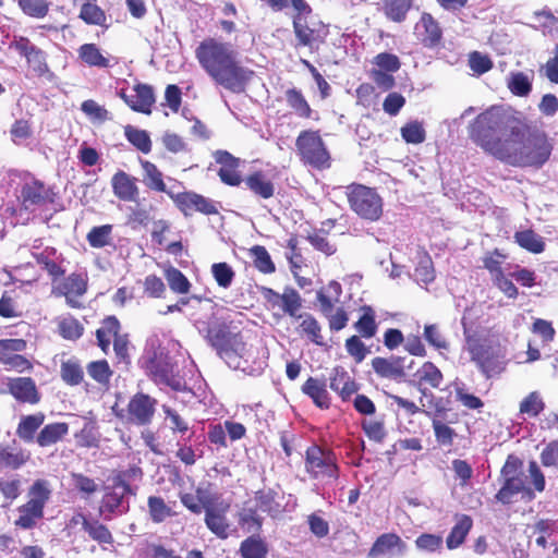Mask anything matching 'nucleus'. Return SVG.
Returning a JSON list of instances; mask_svg holds the SVG:
<instances>
[{"label": "nucleus", "instance_id": "30", "mask_svg": "<svg viewBox=\"0 0 558 558\" xmlns=\"http://www.w3.org/2000/svg\"><path fill=\"white\" fill-rule=\"evenodd\" d=\"M134 95H131L130 109L149 116L156 102L155 92L151 85L136 83L133 86Z\"/></svg>", "mask_w": 558, "mask_h": 558}, {"label": "nucleus", "instance_id": "23", "mask_svg": "<svg viewBox=\"0 0 558 558\" xmlns=\"http://www.w3.org/2000/svg\"><path fill=\"white\" fill-rule=\"evenodd\" d=\"M316 300L319 304V311L328 319L329 328L331 330L339 331L347 326L349 320L347 312L343 307H338L333 312V301L324 290L317 291Z\"/></svg>", "mask_w": 558, "mask_h": 558}, {"label": "nucleus", "instance_id": "6", "mask_svg": "<svg viewBox=\"0 0 558 558\" xmlns=\"http://www.w3.org/2000/svg\"><path fill=\"white\" fill-rule=\"evenodd\" d=\"M50 483L37 478L27 489V500L17 507L14 526L21 530H33L45 517V508L51 498Z\"/></svg>", "mask_w": 558, "mask_h": 558}, {"label": "nucleus", "instance_id": "43", "mask_svg": "<svg viewBox=\"0 0 558 558\" xmlns=\"http://www.w3.org/2000/svg\"><path fill=\"white\" fill-rule=\"evenodd\" d=\"M141 167L144 172V182L146 186L155 192L167 193L163 174L158 167L149 160H141Z\"/></svg>", "mask_w": 558, "mask_h": 558}, {"label": "nucleus", "instance_id": "35", "mask_svg": "<svg viewBox=\"0 0 558 558\" xmlns=\"http://www.w3.org/2000/svg\"><path fill=\"white\" fill-rule=\"evenodd\" d=\"M473 526V520L468 514L457 517V521L446 538L448 549L460 547Z\"/></svg>", "mask_w": 558, "mask_h": 558}, {"label": "nucleus", "instance_id": "36", "mask_svg": "<svg viewBox=\"0 0 558 558\" xmlns=\"http://www.w3.org/2000/svg\"><path fill=\"white\" fill-rule=\"evenodd\" d=\"M360 313L359 319L354 323L355 330L362 338L371 339L375 337L378 329L375 310L371 305H362Z\"/></svg>", "mask_w": 558, "mask_h": 558}, {"label": "nucleus", "instance_id": "3", "mask_svg": "<svg viewBox=\"0 0 558 558\" xmlns=\"http://www.w3.org/2000/svg\"><path fill=\"white\" fill-rule=\"evenodd\" d=\"M243 322L231 317H210L202 335L207 344L230 367L238 368L241 359L247 353L243 336Z\"/></svg>", "mask_w": 558, "mask_h": 558}, {"label": "nucleus", "instance_id": "20", "mask_svg": "<svg viewBox=\"0 0 558 558\" xmlns=\"http://www.w3.org/2000/svg\"><path fill=\"white\" fill-rule=\"evenodd\" d=\"M113 195L121 202L135 203L140 197L138 179L124 170H118L110 180Z\"/></svg>", "mask_w": 558, "mask_h": 558}, {"label": "nucleus", "instance_id": "48", "mask_svg": "<svg viewBox=\"0 0 558 558\" xmlns=\"http://www.w3.org/2000/svg\"><path fill=\"white\" fill-rule=\"evenodd\" d=\"M61 379L69 386H78L84 379V371L75 359L63 361L60 365Z\"/></svg>", "mask_w": 558, "mask_h": 558}, {"label": "nucleus", "instance_id": "32", "mask_svg": "<svg viewBox=\"0 0 558 558\" xmlns=\"http://www.w3.org/2000/svg\"><path fill=\"white\" fill-rule=\"evenodd\" d=\"M120 331L121 324L116 316L109 315L101 320L100 327L96 329L95 333L97 345L105 354L109 353L111 342L121 333Z\"/></svg>", "mask_w": 558, "mask_h": 558}, {"label": "nucleus", "instance_id": "34", "mask_svg": "<svg viewBox=\"0 0 558 558\" xmlns=\"http://www.w3.org/2000/svg\"><path fill=\"white\" fill-rule=\"evenodd\" d=\"M70 426L65 422L46 424L37 434L36 444L41 447H50L63 440L69 434Z\"/></svg>", "mask_w": 558, "mask_h": 558}, {"label": "nucleus", "instance_id": "52", "mask_svg": "<svg viewBox=\"0 0 558 558\" xmlns=\"http://www.w3.org/2000/svg\"><path fill=\"white\" fill-rule=\"evenodd\" d=\"M15 2L26 16L33 19L46 17L50 9L48 0H15Z\"/></svg>", "mask_w": 558, "mask_h": 558}, {"label": "nucleus", "instance_id": "8", "mask_svg": "<svg viewBox=\"0 0 558 558\" xmlns=\"http://www.w3.org/2000/svg\"><path fill=\"white\" fill-rule=\"evenodd\" d=\"M474 316L475 307L471 306L465 308L461 319L466 350L471 361L476 364L477 368L485 377L489 378L492 374L497 371V360L492 348L485 344L478 337L471 333Z\"/></svg>", "mask_w": 558, "mask_h": 558}, {"label": "nucleus", "instance_id": "55", "mask_svg": "<svg viewBox=\"0 0 558 558\" xmlns=\"http://www.w3.org/2000/svg\"><path fill=\"white\" fill-rule=\"evenodd\" d=\"M507 87L512 95L526 97L532 92V82L523 72H513L508 78Z\"/></svg>", "mask_w": 558, "mask_h": 558}, {"label": "nucleus", "instance_id": "45", "mask_svg": "<svg viewBox=\"0 0 558 558\" xmlns=\"http://www.w3.org/2000/svg\"><path fill=\"white\" fill-rule=\"evenodd\" d=\"M300 319H302V322L299 325L301 332L305 335L307 339L311 342L315 343L316 345H326L319 322L311 314H304Z\"/></svg>", "mask_w": 558, "mask_h": 558}, {"label": "nucleus", "instance_id": "15", "mask_svg": "<svg viewBox=\"0 0 558 558\" xmlns=\"http://www.w3.org/2000/svg\"><path fill=\"white\" fill-rule=\"evenodd\" d=\"M134 494L131 485L122 487L117 482H112L111 485L106 486L104 489L99 505V514L102 515L105 520H111L113 515L126 512L129 506L123 508L124 498L128 495Z\"/></svg>", "mask_w": 558, "mask_h": 558}, {"label": "nucleus", "instance_id": "53", "mask_svg": "<svg viewBox=\"0 0 558 558\" xmlns=\"http://www.w3.org/2000/svg\"><path fill=\"white\" fill-rule=\"evenodd\" d=\"M454 398L457 402L468 410L481 411L484 408V401L474 393H471L463 383L456 384Z\"/></svg>", "mask_w": 558, "mask_h": 558}, {"label": "nucleus", "instance_id": "5", "mask_svg": "<svg viewBox=\"0 0 558 558\" xmlns=\"http://www.w3.org/2000/svg\"><path fill=\"white\" fill-rule=\"evenodd\" d=\"M291 5L296 11L292 19L295 47H307L311 51H317L326 43L329 35L328 26L322 21L306 17L312 13V8L305 0H291Z\"/></svg>", "mask_w": 558, "mask_h": 558}, {"label": "nucleus", "instance_id": "49", "mask_svg": "<svg viewBox=\"0 0 558 558\" xmlns=\"http://www.w3.org/2000/svg\"><path fill=\"white\" fill-rule=\"evenodd\" d=\"M78 57L89 66L109 68L110 61L102 56L95 44H84L78 48Z\"/></svg>", "mask_w": 558, "mask_h": 558}, {"label": "nucleus", "instance_id": "10", "mask_svg": "<svg viewBox=\"0 0 558 558\" xmlns=\"http://www.w3.org/2000/svg\"><path fill=\"white\" fill-rule=\"evenodd\" d=\"M349 206L360 218L377 221L383 215V198L376 189L361 183H351L345 187Z\"/></svg>", "mask_w": 558, "mask_h": 558}, {"label": "nucleus", "instance_id": "1", "mask_svg": "<svg viewBox=\"0 0 558 558\" xmlns=\"http://www.w3.org/2000/svg\"><path fill=\"white\" fill-rule=\"evenodd\" d=\"M468 134L484 153L518 168H542L554 149L544 130L530 126L521 112L497 105L477 114Z\"/></svg>", "mask_w": 558, "mask_h": 558}, {"label": "nucleus", "instance_id": "21", "mask_svg": "<svg viewBox=\"0 0 558 558\" xmlns=\"http://www.w3.org/2000/svg\"><path fill=\"white\" fill-rule=\"evenodd\" d=\"M9 395L23 404L36 405L41 400V393L32 377H12L9 383Z\"/></svg>", "mask_w": 558, "mask_h": 558}, {"label": "nucleus", "instance_id": "47", "mask_svg": "<svg viewBox=\"0 0 558 558\" xmlns=\"http://www.w3.org/2000/svg\"><path fill=\"white\" fill-rule=\"evenodd\" d=\"M514 240L519 246L534 254H539L545 250V242L532 229L517 231L514 233Z\"/></svg>", "mask_w": 558, "mask_h": 558}, {"label": "nucleus", "instance_id": "18", "mask_svg": "<svg viewBox=\"0 0 558 558\" xmlns=\"http://www.w3.org/2000/svg\"><path fill=\"white\" fill-rule=\"evenodd\" d=\"M12 46L26 59L28 66L38 76H44L49 72L45 51L33 45L27 37L21 36L15 38Z\"/></svg>", "mask_w": 558, "mask_h": 558}, {"label": "nucleus", "instance_id": "62", "mask_svg": "<svg viewBox=\"0 0 558 558\" xmlns=\"http://www.w3.org/2000/svg\"><path fill=\"white\" fill-rule=\"evenodd\" d=\"M0 494L8 502H13L22 494V482L16 476L0 478Z\"/></svg>", "mask_w": 558, "mask_h": 558}, {"label": "nucleus", "instance_id": "11", "mask_svg": "<svg viewBox=\"0 0 558 558\" xmlns=\"http://www.w3.org/2000/svg\"><path fill=\"white\" fill-rule=\"evenodd\" d=\"M145 369L157 385H165L174 391L185 389V381L180 376L177 364L167 353L154 351L145 360Z\"/></svg>", "mask_w": 558, "mask_h": 558}, {"label": "nucleus", "instance_id": "14", "mask_svg": "<svg viewBox=\"0 0 558 558\" xmlns=\"http://www.w3.org/2000/svg\"><path fill=\"white\" fill-rule=\"evenodd\" d=\"M88 289V277L83 272H72L62 281L52 286V293L56 296H63L71 308H82L83 303L78 301Z\"/></svg>", "mask_w": 558, "mask_h": 558}, {"label": "nucleus", "instance_id": "19", "mask_svg": "<svg viewBox=\"0 0 558 558\" xmlns=\"http://www.w3.org/2000/svg\"><path fill=\"white\" fill-rule=\"evenodd\" d=\"M415 35L425 48H437L441 45L444 33L439 22L428 12H423L415 24Z\"/></svg>", "mask_w": 558, "mask_h": 558}, {"label": "nucleus", "instance_id": "61", "mask_svg": "<svg viewBox=\"0 0 558 558\" xmlns=\"http://www.w3.org/2000/svg\"><path fill=\"white\" fill-rule=\"evenodd\" d=\"M26 348L27 342L24 339H0V364L5 365L12 356Z\"/></svg>", "mask_w": 558, "mask_h": 558}, {"label": "nucleus", "instance_id": "60", "mask_svg": "<svg viewBox=\"0 0 558 558\" xmlns=\"http://www.w3.org/2000/svg\"><path fill=\"white\" fill-rule=\"evenodd\" d=\"M80 19L88 25H105L107 16L105 11L95 2H86L82 5L80 11Z\"/></svg>", "mask_w": 558, "mask_h": 558}, {"label": "nucleus", "instance_id": "39", "mask_svg": "<svg viewBox=\"0 0 558 558\" xmlns=\"http://www.w3.org/2000/svg\"><path fill=\"white\" fill-rule=\"evenodd\" d=\"M56 253V248L46 247L41 253L35 254L34 256L37 265H39L41 269L47 271V274L51 277L52 286L65 274V269L61 266V264L51 258V256Z\"/></svg>", "mask_w": 558, "mask_h": 558}, {"label": "nucleus", "instance_id": "54", "mask_svg": "<svg viewBox=\"0 0 558 558\" xmlns=\"http://www.w3.org/2000/svg\"><path fill=\"white\" fill-rule=\"evenodd\" d=\"M148 512L154 523H161L167 518L172 517L171 508L159 496H149L147 499Z\"/></svg>", "mask_w": 558, "mask_h": 558}, {"label": "nucleus", "instance_id": "64", "mask_svg": "<svg viewBox=\"0 0 558 558\" xmlns=\"http://www.w3.org/2000/svg\"><path fill=\"white\" fill-rule=\"evenodd\" d=\"M70 478L73 487L85 496H90L98 490V484L94 478L77 472H72Z\"/></svg>", "mask_w": 558, "mask_h": 558}, {"label": "nucleus", "instance_id": "37", "mask_svg": "<svg viewBox=\"0 0 558 558\" xmlns=\"http://www.w3.org/2000/svg\"><path fill=\"white\" fill-rule=\"evenodd\" d=\"M84 330V325L71 314L57 319L58 335L64 340L76 341L83 336Z\"/></svg>", "mask_w": 558, "mask_h": 558}, {"label": "nucleus", "instance_id": "42", "mask_svg": "<svg viewBox=\"0 0 558 558\" xmlns=\"http://www.w3.org/2000/svg\"><path fill=\"white\" fill-rule=\"evenodd\" d=\"M239 553L242 558H267V543L259 535H251L240 544Z\"/></svg>", "mask_w": 558, "mask_h": 558}, {"label": "nucleus", "instance_id": "46", "mask_svg": "<svg viewBox=\"0 0 558 558\" xmlns=\"http://www.w3.org/2000/svg\"><path fill=\"white\" fill-rule=\"evenodd\" d=\"M124 136L130 144L143 154L151 151L153 143L147 131L140 130L133 125L124 126Z\"/></svg>", "mask_w": 558, "mask_h": 558}, {"label": "nucleus", "instance_id": "4", "mask_svg": "<svg viewBox=\"0 0 558 558\" xmlns=\"http://www.w3.org/2000/svg\"><path fill=\"white\" fill-rule=\"evenodd\" d=\"M523 461L515 454H508L505 464L500 470L504 483L495 495L497 501L502 505H510L517 494H523L529 500L535 498V493L545 490V475L535 461L529 463V474L533 488L527 487L524 481Z\"/></svg>", "mask_w": 558, "mask_h": 558}, {"label": "nucleus", "instance_id": "9", "mask_svg": "<svg viewBox=\"0 0 558 558\" xmlns=\"http://www.w3.org/2000/svg\"><path fill=\"white\" fill-rule=\"evenodd\" d=\"M295 148L300 160L316 170L331 167V155L322 138L319 130H303L295 140Z\"/></svg>", "mask_w": 558, "mask_h": 558}, {"label": "nucleus", "instance_id": "12", "mask_svg": "<svg viewBox=\"0 0 558 558\" xmlns=\"http://www.w3.org/2000/svg\"><path fill=\"white\" fill-rule=\"evenodd\" d=\"M259 293L271 310H278L282 315L292 319H300V311L303 306V299L293 287H286L282 293H278L269 287H260Z\"/></svg>", "mask_w": 558, "mask_h": 558}, {"label": "nucleus", "instance_id": "59", "mask_svg": "<svg viewBox=\"0 0 558 558\" xmlns=\"http://www.w3.org/2000/svg\"><path fill=\"white\" fill-rule=\"evenodd\" d=\"M210 271L216 283L223 289H228L235 277L233 268L226 262L214 263Z\"/></svg>", "mask_w": 558, "mask_h": 558}, {"label": "nucleus", "instance_id": "17", "mask_svg": "<svg viewBox=\"0 0 558 558\" xmlns=\"http://www.w3.org/2000/svg\"><path fill=\"white\" fill-rule=\"evenodd\" d=\"M21 199L25 209L43 207L54 203L56 193L52 187L47 186L43 181L34 179L23 184Z\"/></svg>", "mask_w": 558, "mask_h": 558}, {"label": "nucleus", "instance_id": "25", "mask_svg": "<svg viewBox=\"0 0 558 558\" xmlns=\"http://www.w3.org/2000/svg\"><path fill=\"white\" fill-rule=\"evenodd\" d=\"M301 391L308 397L317 408L323 410L330 408L331 398L324 378L310 376L301 386Z\"/></svg>", "mask_w": 558, "mask_h": 558}, {"label": "nucleus", "instance_id": "28", "mask_svg": "<svg viewBox=\"0 0 558 558\" xmlns=\"http://www.w3.org/2000/svg\"><path fill=\"white\" fill-rule=\"evenodd\" d=\"M45 418L46 415L41 411L22 415L15 429L19 439L25 444L36 442L38 430L43 426Z\"/></svg>", "mask_w": 558, "mask_h": 558}, {"label": "nucleus", "instance_id": "31", "mask_svg": "<svg viewBox=\"0 0 558 558\" xmlns=\"http://www.w3.org/2000/svg\"><path fill=\"white\" fill-rule=\"evenodd\" d=\"M372 367L377 376L388 379H401L405 376L403 361L401 357L376 356L372 360Z\"/></svg>", "mask_w": 558, "mask_h": 558}, {"label": "nucleus", "instance_id": "26", "mask_svg": "<svg viewBox=\"0 0 558 558\" xmlns=\"http://www.w3.org/2000/svg\"><path fill=\"white\" fill-rule=\"evenodd\" d=\"M393 550L398 555H403L407 550V544L396 533H384L374 542L368 551V558H378L384 555H392Z\"/></svg>", "mask_w": 558, "mask_h": 558}, {"label": "nucleus", "instance_id": "50", "mask_svg": "<svg viewBox=\"0 0 558 558\" xmlns=\"http://www.w3.org/2000/svg\"><path fill=\"white\" fill-rule=\"evenodd\" d=\"M250 255L253 257L254 267L262 274L269 275L276 271L275 263L270 254L263 245H254L250 248Z\"/></svg>", "mask_w": 558, "mask_h": 558}, {"label": "nucleus", "instance_id": "63", "mask_svg": "<svg viewBox=\"0 0 558 558\" xmlns=\"http://www.w3.org/2000/svg\"><path fill=\"white\" fill-rule=\"evenodd\" d=\"M423 335L428 344L432 345L434 349L438 351L449 350V342L442 335L438 325H425Z\"/></svg>", "mask_w": 558, "mask_h": 558}, {"label": "nucleus", "instance_id": "2", "mask_svg": "<svg viewBox=\"0 0 558 558\" xmlns=\"http://www.w3.org/2000/svg\"><path fill=\"white\" fill-rule=\"evenodd\" d=\"M195 58L213 82L233 94H242L255 75L238 59V52L228 43L207 37L195 49Z\"/></svg>", "mask_w": 558, "mask_h": 558}, {"label": "nucleus", "instance_id": "51", "mask_svg": "<svg viewBox=\"0 0 558 558\" xmlns=\"http://www.w3.org/2000/svg\"><path fill=\"white\" fill-rule=\"evenodd\" d=\"M165 277L169 288L178 294H186L191 290V282L186 276L173 266L165 269Z\"/></svg>", "mask_w": 558, "mask_h": 558}, {"label": "nucleus", "instance_id": "27", "mask_svg": "<svg viewBox=\"0 0 558 558\" xmlns=\"http://www.w3.org/2000/svg\"><path fill=\"white\" fill-rule=\"evenodd\" d=\"M243 182L246 189L257 198L269 199L275 195V184L262 170L247 174Z\"/></svg>", "mask_w": 558, "mask_h": 558}, {"label": "nucleus", "instance_id": "57", "mask_svg": "<svg viewBox=\"0 0 558 558\" xmlns=\"http://www.w3.org/2000/svg\"><path fill=\"white\" fill-rule=\"evenodd\" d=\"M86 369L88 375L101 386H108L113 374L106 360L93 361L87 364Z\"/></svg>", "mask_w": 558, "mask_h": 558}, {"label": "nucleus", "instance_id": "38", "mask_svg": "<svg viewBox=\"0 0 558 558\" xmlns=\"http://www.w3.org/2000/svg\"><path fill=\"white\" fill-rule=\"evenodd\" d=\"M413 5V0H383L381 10L387 20L403 23Z\"/></svg>", "mask_w": 558, "mask_h": 558}, {"label": "nucleus", "instance_id": "22", "mask_svg": "<svg viewBox=\"0 0 558 558\" xmlns=\"http://www.w3.org/2000/svg\"><path fill=\"white\" fill-rule=\"evenodd\" d=\"M214 157L216 162L220 165L218 177L221 182L229 186H239L243 182V178L239 171L241 163L240 158L234 157L227 150H217Z\"/></svg>", "mask_w": 558, "mask_h": 558}, {"label": "nucleus", "instance_id": "41", "mask_svg": "<svg viewBox=\"0 0 558 558\" xmlns=\"http://www.w3.org/2000/svg\"><path fill=\"white\" fill-rule=\"evenodd\" d=\"M329 387L331 390L338 392L343 401L349 400L359 389L356 383L345 371H336L335 375L330 377Z\"/></svg>", "mask_w": 558, "mask_h": 558}, {"label": "nucleus", "instance_id": "56", "mask_svg": "<svg viewBox=\"0 0 558 558\" xmlns=\"http://www.w3.org/2000/svg\"><path fill=\"white\" fill-rule=\"evenodd\" d=\"M111 225L93 227L86 235L88 244L94 248H102L111 243Z\"/></svg>", "mask_w": 558, "mask_h": 558}, {"label": "nucleus", "instance_id": "33", "mask_svg": "<svg viewBox=\"0 0 558 558\" xmlns=\"http://www.w3.org/2000/svg\"><path fill=\"white\" fill-rule=\"evenodd\" d=\"M31 459L29 452L23 448L0 445V471H17Z\"/></svg>", "mask_w": 558, "mask_h": 558}, {"label": "nucleus", "instance_id": "58", "mask_svg": "<svg viewBox=\"0 0 558 558\" xmlns=\"http://www.w3.org/2000/svg\"><path fill=\"white\" fill-rule=\"evenodd\" d=\"M84 531L98 544L111 545L114 542L110 530L97 519L90 520Z\"/></svg>", "mask_w": 558, "mask_h": 558}, {"label": "nucleus", "instance_id": "40", "mask_svg": "<svg viewBox=\"0 0 558 558\" xmlns=\"http://www.w3.org/2000/svg\"><path fill=\"white\" fill-rule=\"evenodd\" d=\"M286 101L289 108L302 119H311L313 109L306 100L301 89L296 87L288 88L284 93Z\"/></svg>", "mask_w": 558, "mask_h": 558}, {"label": "nucleus", "instance_id": "13", "mask_svg": "<svg viewBox=\"0 0 558 558\" xmlns=\"http://www.w3.org/2000/svg\"><path fill=\"white\" fill-rule=\"evenodd\" d=\"M205 511V524L207 529L220 539L229 537L231 523L227 517L230 510V504L220 500L214 502V498H206L203 501Z\"/></svg>", "mask_w": 558, "mask_h": 558}, {"label": "nucleus", "instance_id": "24", "mask_svg": "<svg viewBox=\"0 0 558 558\" xmlns=\"http://www.w3.org/2000/svg\"><path fill=\"white\" fill-rule=\"evenodd\" d=\"M173 199L177 206L185 214L191 209L199 211L204 215L218 214L217 207L210 199L195 192L179 193Z\"/></svg>", "mask_w": 558, "mask_h": 558}, {"label": "nucleus", "instance_id": "7", "mask_svg": "<svg viewBox=\"0 0 558 558\" xmlns=\"http://www.w3.org/2000/svg\"><path fill=\"white\" fill-rule=\"evenodd\" d=\"M304 469L312 480L337 483L340 477V466L336 452L325 446L313 444L304 454Z\"/></svg>", "mask_w": 558, "mask_h": 558}, {"label": "nucleus", "instance_id": "44", "mask_svg": "<svg viewBox=\"0 0 558 558\" xmlns=\"http://www.w3.org/2000/svg\"><path fill=\"white\" fill-rule=\"evenodd\" d=\"M545 401L538 391L529 392L519 404V413L529 418L537 417L545 410Z\"/></svg>", "mask_w": 558, "mask_h": 558}, {"label": "nucleus", "instance_id": "29", "mask_svg": "<svg viewBox=\"0 0 558 558\" xmlns=\"http://www.w3.org/2000/svg\"><path fill=\"white\" fill-rule=\"evenodd\" d=\"M414 377L420 391L424 396L427 388L438 389L444 381L442 372L430 361L424 362L415 372Z\"/></svg>", "mask_w": 558, "mask_h": 558}, {"label": "nucleus", "instance_id": "16", "mask_svg": "<svg viewBox=\"0 0 558 558\" xmlns=\"http://www.w3.org/2000/svg\"><path fill=\"white\" fill-rule=\"evenodd\" d=\"M157 400L150 396L137 392L129 401L125 420L128 423L146 426L153 422Z\"/></svg>", "mask_w": 558, "mask_h": 558}]
</instances>
